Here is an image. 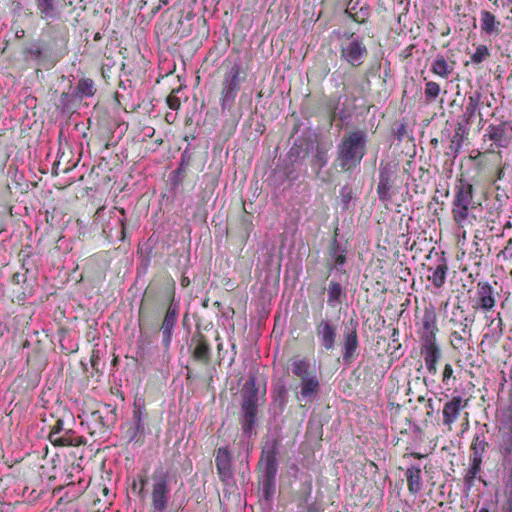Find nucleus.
<instances>
[{"mask_svg": "<svg viewBox=\"0 0 512 512\" xmlns=\"http://www.w3.org/2000/svg\"><path fill=\"white\" fill-rule=\"evenodd\" d=\"M473 207V186L469 182L460 179L455 188L452 209L455 222L463 226L468 220L470 209Z\"/></svg>", "mask_w": 512, "mask_h": 512, "instance_id": "obj_2", "label": "nucleus"}, {"mask_svg": "<svg viewBox=\"0 0 512 512\" xmlns=\"http://www.w3.org/2000/svg\"><path fill=\"white\" fill-rule=\"evenodd\" d=\"M452 344L455 348H462L463 344H464V337L462 335V333L460 332H453L452 333Z\"/></svg>", "mask_w": 512, "mask_h": 512, "instance_id": "obj_33", "label": "nucleus"}, {"mask_svg": "<svg viewBox=\"0 0 512 512\" xmlns=\"http://www.w3.org/2000/svg\"><path fill=\"white\" fill-rule=\"evenodd\" d=\"M512 134V127L506 125L491 126L489 128V138L500 147L508 146Z\"/></svg>", "mask_w": 512, "mask_h": 512, "instance_id": "obj_12", "label": "nucleus"}, {"mask_svg": "<svg viewBox=\"0 0 512 512\" xmlns=\"http://www.w3.org/2000/svg\"><path fill=\"white\" fill-rule=\"evenodd\" d=\"M439 93L440 86L436 82L429 81L425 84V96L427 100L431 101L436 99Z\"/></svg>", "mask_w": 512, "mask_h": 512, "instance_id": "obj_28", "label": "nucleus"}, {"mask_svg": "<svg viewBox=\"0 0 512 512\" xmlns=\"http://www.w3.org/2000/svg\"><path fill=\"white\" fill-rule=\"evenodd\" d=\"M490 55L487 46L479 45L476 48L475 53L471 56V60L473 63L479 64L484 61Z\"/></svg>", "mask_w": 512, "mask_h": 512, "instance_id": "obj_30", "label": "nucleus"}, {"mask_svg": "<svg viewBox=\"0 0 512 512\" xmlns=\"http://www.w3.org/2000/svg\"><path fill=\"white\" fill-rule=\"evenodd\" d=\"M137 488H139V485H137L136 481H133L132 490L136 491Z\"/></svg>", "mask_w": 512, "mask_h": 512, "instance_id": "obj_44", "label": "nucleus"}, {"mask_svg": "<svg viewBox=\"0 0 512 512\" xmlns=\"http://www.w3.org/2000/svg\"><path fill=\"white\" fill-rule=\"evenodd\" d=\"M368 54L364 43L351 35L346 38L340 46L341 59L347 62L351 67L357 68L364 63Z\"/></svg>", "mask_w": 512, "mask_h": 512, "instance_id": "obj_4", "label": "nucleus"}, {"mask_svg": "<svg viewBox=\"0 0 512 512\" xmlns=\"http://www.w3.org/2000/svg\"><path fill=\"white\" fill-rule=\"evenodd\" d=\"M482 459L481 456L477 453V451L474 452V457L472 459V466L478 467L480 469Z\"/></svg>", "mask_w": 512, "mask_h": 512, "instance_id": "obj_37", "label": "nucleus"}, {"mask_svg": "<svg viewBox=\"0 0 512 512\" xmlns=\"http://www.w3.org/2000/svg\"><path fill=\"white\" fill-rule=\"evenodd\" d=\"M408 490L412 494L418 493L422 489L421 469L410 467L406 471Z\"/></svg>", "mask_w": 512, "mask_h": 512, "instance_id": "obj_16", "label": "nucleus"}, {"mask_svg": "<svg viewBox=\"0 0 512 512\" xmlns=\"http://www.w3.org/2000/svg\"><path fill=\"white\" fill-rule=\"evenodd\" d=\"M408 456H411V457H414L416 459H421V458H424L425 455L423 454H420V453H417V452H412L410 454H405L404 457H408Z\"/></svg>", "mask_w": 512, "mask_h": 512, "instance_id": "obj_39", "label": "nucleus"}, {"mask_svg": "<svg viewBox=\"0 0 512 512\" xmlns=\"http://www.w3.org/2000/svg\"><path fill=\"white\" fill-rule=\"evenodd\" d=\"M319 390V381L316 377V375H311L307 378H304L301 380V396L306 398L314 397Z\"/></svg>", "mask_w": 512, "mask_h": 512, "instance_id": "obj_18", "label": "nucleus"}, {"mask_svg": "<svg viewBox=\"0 0 512 512\" xmlns=\"http://www.w3.org/2000/svg\"><path fill=\"white\" fill-rule=\"evenodd\" d=\"M319 162H320V167H323L326 164V161L322 157H319Z\"/></svg>", "mask_w": 512, "mask_h": 512, "instance_id": "obj_42", "label": "nucleus"}, {"mask_svg": "<svg viewBox=\"0 0 512 512\" xmlns=\"http://www.w3.org/2000/svg\"><path fill=\"white\" fill-rule=\"evenodd\" d=\"M478 512H489V510H488L487 508H484V507H483V508L479 509V511H478Z\"/></svg>", "mask_w": 512, "mask_h": 512, "instance_id": "obj_46", "label": "nucleus"}, {"mask_svg": "<svg viewBox=\"0 0 512 512\" xmlns=\"http://www.w3.org/2000/svg\"><path fill=\"white\" fill-rule=\"evenodd\" d=\"M358 346V339L356 331H352L346 336L345 339V357H350L356 351Z\"/></svg>", "mask_w": 512, "mask_h": 512, "instance_id": "obj_24", "label": "nucleus"}, {"mask_svg": "<svg viewBox=\"0 0 512 512\" xmlns=\"http://www.w3.org/2000/svg\"><path fill=\"white\" fill-rule=\"evenodd\" d=\"M137 488H139V485H137L136 481H133L132 490L136 491Z\"/></svg>", "mask_w": 512, "mask_h": 512, "instance_id": "obj_45", "label": "nucleus"}, {"mask_svg": "<svg viewBox=\"0 0 512 512\" xmlns=\"http://www.w3.org/2000/svg\"><path fill=\"white\" fill-rule=\"evenodd\" d=\"M192 343L194 344L192 352L193 358L196 361L208 364L210 361V346L205 337L199 334L192 339Z\"/></svg>", "mask_w": 512, "mask_h": 512, "instance_id": "obj_11", "label": "nucleus"}, {"mask_svg": "<svg viewBox=\"0 0 512 512\" xmlns=\"http://www.w3.org/2000/svg\"><path fill=\"white\" fill-rule=\"evenodd\" d=\"M429 271L431 274L428 275V280L431 281L436 288H441L446 281L448 265L445 262H442L436 267L429 268Z\"/></svg>", "mask_w": 512, "mask_h": 512, "instance_id": "obj_17", "label": "nucleus"}, {"mask_svg": "<svg viewBox=\"0 0 512 512\" xmlns=\"http://www.w3.org/2000/svg\"><path fill=\"white\" fill-rule=\"evenodd\" d=\"M257 389L255 388L254 379H250L245 384L244 399L242 403V409L244 412L242 427L245 432H249L255 422L258 406Z\"/></svg>", "mask_w": 512, "mask_h": 512, "instance_id": "obj_5", "label": "nucleus"}, {"mask_svg": "<svg viewBox=\"0 0 512 512\" xmlns=\"http://www.w3.org/2000/svg\"><path fill=\"white\" fill-rule=\"evenodd\" d=\"M177 319V309L170 305L166 311V314L164 316L162 325H161V332L163 334V341L166 345H169L171 341V335H172V329L176 323Z\"/></svg>", "mask_w": 512, "mask_h": 512, "instance_id": "obj_13", "label": "nucleus"}, {"mask_svg": "<svg viewBox=\"0 0 512 512\" xmlns=\"http://www.w3.org/2000/svg\"><path fill=\"white\" fill-rule=\"evenodd\" d=\"M218 474L222 480L231 477L230 455L226 448H219L215 459Z\"/></svg>", "mask_w": 512, "mask_h": 512, "instance_id": "obj_14", "label": "nucleus"}, {"mask_svg": "<svg viewBox=\"0 0 512 512\" xmlns=\"http://www.w3.org/2000/svg\"><path fill=\"white\" fill-rule=\"evenodd\" d=\"M493 294V288L488 282H479L477 284V302L473 305V309L492 310L496 303Z\"/></svg>", "mask_w": 512, "mask_h": 512, "instance_id": "obj_9", "label": "nucleus"}, {"mask_svg": "<svg viewBox=\"0 0 512 512\" xmlns=\"http://www.w3.org/2000/svg\"><path fill=\"white\" fill-rule=\"evenodd\" d=\"M501 451L505 457L512 454V434H508L501 445Z\"/></svg>", "mask_w": 512, "mask_h": 512, "instance_id": "obj_31", "label": "nucleus"}, {"mask_svg": "<svg viewBox=\"0 0 512 512\" xmlns=\"http://www.w3.org/2000/svg\"><path fill=\"white\" fill-rule=\"evenodd\" d=\"M452 375H453L452 366L450 364H446L444 367V370H443L442 381L444 383H448V380L452 377Z\"/></svg>", "mask_w": 512, "mask_h": 512, "instance_id": "obj_35", "label": "nucleus"}, {"mask_svg": "<svg viewBox=\"0 0 512 512\" xmlns=\"http://www.w3.org/2000/svg\"><path fill=\"white\" fill-rule=\"evenodd\" d=\"M143 324H144V316L142 314V311L140 310L139 311V326H140V328H142Z\"/></svg>", "mask_w": 512, "mask_h": 512, "instance_id": "obj_41", "label": "nucleus"}, {"mask_svg": "<svg viewBox=\"0 0 512 512\" xmlns=\"http://www.w3.org/2000/svg\"><path fill=\"white\" fill-rule=\"evenodd\" d=\"M500 22L489 11L481 12V29L487 34L499 33Z\"/></svg>", "mask_w": 512, "mask_h": 512, "instance_id": "obj_19", "label": "nucleus"}, {"mask_svg": "<svg viewBox=\"0 0 512 512\" xmlns=\"http://www.w3.org/2000/svg\"><path fill=\"white\" fill-rule=\"evenodd\" d=\"M391 184L388 177H381L377 187V192L381 200L387 201L390 199Z\"/></svg>", "mask_w": 512, "mask_h": 512, "instance_id": "obj_26", "label": "nucleus"}, {"mask_svg": "<svg viewBox=\"0 0 512 512\" xmlns=\"http://www.w3.org/2000/svg\"><path fill=\"white\" fill-rule=\"evenodd\" d=\"M167 104L169 108L173 110H178L180 108V100L179 98L174 94V91L167 97Z\"/></svg>", "mask_w": 512, "mask_h": 512, "instance_id": "obj_32", "label": "nucleus"}, {"mask_svg": "<svg viewBox=\"0 0 512 512\" xmlns=\"http://www.w3.org/2000/svg\"><path fill=\"white\" fill-rule=\"evenodd\" d=\"M505 512H512V492L510 493V497Z\"/></svg>", "mask_w": 512, "mask_h": 512, "instance_id": "obj_40", "label": "nucleus"}, {"mask_svg": "<svg viewBox=\"0 0 512 512\" xmlns=\"http://www.w3.org/2000/svg\"><path fill=\"white\" fill-rule=\"evenodd\" d=\"M137 430L143 429L141 420L139 419L136 425Z\"/></svg>", "mask_w": 512, "mask_h": 512, "instance_id": "obj_43", "label": "nucleus"}, {"mask_svg": "<svg viewBox=\"0 0 512 512\" xmlns=\"http://www.w3.org/2000/svg\"><path fill=\"white\" fill-rule=\"evenodd\" d=\"M245 77L246 73L240 64L234 63L227 69L221 89L220 101L222 108H230L233 105Z\"/></svg>", "mask_w": 512, "mask_h": 512, "instance_id": "obj_3", "label": "nucleus"}, {"mask_svg": "<svg viewBox=\"0 0 512 512\" xmlns=\"http://www.w3.org/2000/svg\"><path fill=\"white\" fill-rule=\"evenodd\" d=\"M340 247L336 240H334L330 247V255L334 259L336 265H342L346 261V256L339 252Z\"/></svg>", "mask_w": 512, "mask_h": 512, "instance_id": "obj_27", "label": "nucleus"}, {"mask_svg": "<svg viewBox=\"0 0 512 512\" xmlns=\"http://www.w3.org/2000/svg\"><path fill=\"white\" fill-rule=\"evenodd\" d=\"M291 366L293 374L301 380L312 375L310 373V363L308 360L296 359L292 362Z\"/></svg>", "mask_w": 512, "mask_h": 512, "instance_id": "obj_23", "label": "nucleus"}, {"mask_svg": "<svg viewBox=\"0 0 512 512\" xmlns=\"http://www.w3.org/2000/svg\"><path fill=\"white\" fill-rule=\"evenodd\" d=\"M423 327L426 335H433L436 338V332L438 331L435 319L432 315H425L423 318Z\"/></svg>", "mask_w": 512, "mask_h": 512, "instance_id": "obj_29", "label": "nucleus"}, {"mask_svg": "<svg viewBox=\"0 0 512 512\" xmlns=\"http://www.w3.org/2000/svg\"><path fill=\"white\" fill-rule=\"evenodd\" d=\"M461 397H453L443 408V422L451 429V424L457 419L461 409Z\"/></svg>", "mask_w": 512, "mask_h": 512, "instance_id": "obj_15", "label": "nucleus"}, {"mask_svg": "<svg viewBox=\"0 0 512 512\" xmlns=\"http://www.w3.org/2000/svg\"><path fill=\"white\" fill-rule=\"evenodd\" d=\"M327 293V303L329 306L336 307L338 304L342 303V297L344 294L342 287L338 282L331 281L328 285Z\"/></svg>", "mask_w": 512, "mask_h": 512, "instance_id": "obj_22", "label": "nucleus"}, {"mask_svg": "<svg viewBox=\"0 0 512 512\" xmlns=\"http://www.w3.org/2000/svg\"><path fill=\"white\" fill-rule=\"evenodd\" d=\"M367 134L364 130L346 132L337 147V161L343 171H350L360 164L366 154Z\"/></svg>", "mask_w": 512, "mask_h": 512, "instance_id": "obj_1", "label": "nucleus"}, {"mask_svg": "<svg viewBox=\"0 0 512 512\" xmlns=\"http://www.w3.org/2000/svg\"><path fill=\"white\" fill-rule=\"evenodd\" d=\"M316 333L326 350H332L335 346L336 327L328 320H321L316 327Z\"/></svg>", "mask_w": 512, "mask_h": 512, "instance_id": "obj_10", "label": "nucleus"}, {"mask_svg": "<svg viewBox=\"0 0 512 512\" xmlns=\"http://www.w3.org/2000/svg\"><path fill=\"white\" fill-rule=\"evenodd\" d=\"M78 92L83 96H92L95 93L94 82L91 79L84 78L79 80L77 85Z\"/></svg>", "mask_w": 512, "mask_h": 512, "instance_id": "obj_25", "label": "nucleus"}, {"mask_svg": "<svg viewBox=\"0 0 512 512\" xmlns=\"http://www.w3.org/2000/svg\"><path fill=\"white\" fill-rule=\"evenodd\" d=\"M481 97L482 95L479 91H475L474 93L468 96L467 105L464 113V117L467 123L471 122L472 118L478 111L481 102Z\"/></svg>", "mask_w": 512, "mask_h": 512, "instance_id": "obj_20", "label": "nucleus"}, {"mask_svg": "<svg viewBox=\"0 0 512 512\" xmlns=\"http://www.w3.org/2000/svg\"><path fill=\"white\" fill-rule=\"evenodd\" d=\"M169 488L167 477L163 473L153 475L151 492L152 507L155 512H164L169 499Z\"/></svg>", "mask_w": 512, "mask_h": 512, "instance_id": "obj_7", "label": "nucleus"}, {"mask_svg": "<svg viewBox=\"0 0 512 512\" xmlns=\"http://www.w3.org/2000/svg\"><path fill=\"white\" fill-rule=\"evenodd\" d=\"M38 7L41 12L47 15L52 10L51 0H37Z\"/></svg>", "mask_w": 512, "mask_h": 512, "instance_id": "obj_34", "label": "nucleus"}, {"mask_svg": "<svg viewBox=\"0 0 512 512\" xmlns=\"http://www.w3.org/2000/svg\"><path fill=\"white\" fill-rule=\"evenodd\" d=\"M462 333H463V334H466V333H467V325H465V326L463 327V329H462Z\"/></svg>", "mask_w": 512, "mask_h": 512, "instance_id": "obj_47", "label": "nucleus"}, {"mask_svg": "<svg viewBox=\"0 0 512 512\" xmlns=\"http://www.w3.org/2000/svg\"><path fill=\"white\" fill-rule=\"evenodd\" d=\"M453 69V63L449 64L443 56H438L431 65V71L442 78H448Z\"/></svg>", "mask_w": 512, "mask_h": 512, "instance_id": "obj_21", "label": "nucleus"}, {"mask_svg": "<svg viewBox=\"0 0 512 512\" xmlns=\"http://www.w3.org/2000/svg\"><path fill=\"white\" fill-rule=\"evenodd\" d=\"M421 354L424 357L427 370L436 375L438 372L437 363L441 356V350L436 344V338L433 335H425L421 347Z\"/></svg>", "mask_w": 512, "mask_h": 512, "instance_id": "obj_8", "label": "nucleus"}, {"mask_svg": "<svg viewBox=\"0 0 512 512\" xmlns=\"http://www.w3.org/2000/svg\"><path fill=\"white\" fill-rule=\"evenodd\" d=\"M146 483H147V478L143 477L140 479V487H139V491H138L139 494L143 493Z\"/></svg>", "mask_w": 512, "mask_h": 512, "instance_id": "obj_38", "label": "nucleus"}, {"mask_svg": "<svg viewBox=\"0 0 512 512\" xmlns=\"http://www.w3.org/2000/svg\"><path fill=\"white\" fill-rule=\"evenodd\" d=\"M479 471H480V469H478V467H474L471 465V468L468 470L465 480L467 482H471L476 477V475L479 473Z\"/></svg>", "mask_w": 512, "mask_h": 512, "instance_id": "obj_36", "label": "nucleus"}, {"mask_svg": "<svg viewBox=\"0 0 512 512\" xmlns=\"http://www.w3.org/2000/svg\"><path fill=\"white\" fill-rule=\"evenodd\" d=\"M49 440L58 446H79L83 443V438L75 435L71 428H66L62 419H58L52 426Z\"/></svg>", "mask_w": 512, "mask_h": 512, "instance_id": "obj_6", "label": "nucleus"}]
</instances>
